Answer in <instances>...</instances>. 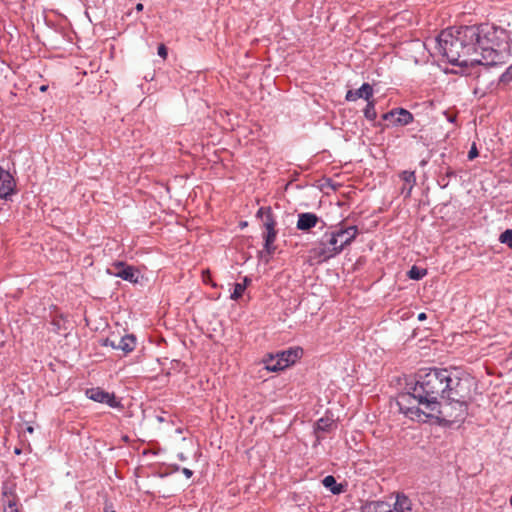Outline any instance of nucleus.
Instances as JSON below:
<instances>
[{"mask_svg":"<svg viewBox=\"0 0 512 512\" xmlns=\"http://www.w3.org/2000/svg\"><path fill=\"white\" fill-rule=\"evenodd\" d=\"M396 111H395V108L391 109L390 111L384 113L381 118L382 120L384 121H389L391 122V124L394 126V120H396Z\"/></svg>","mask_w":512,"mask_h":512,"instance_id":"nucleus-28","label":"nucleus"},{"mask_svg":"<svg viewBox=\"0 0 512 512\" xmlns=\"http://www.w3.org/2000/svg\"><path fill=\"white\" fill-rule=\"evenodd\" d=\"M472 381L470 374L459 368H421L414 382L406 384V392L399 394L397 405L400 412L412 420L424 415L442 424L450 422L441 409L443 399L459 407L453 421H463L468 415Z\"/></svg>","mask_w":512,"mask_h":512,"instance_id":"nucleus-1","label":"nucleus"},{"mask_svg":"<svg viewBox=\"0 0 512 512\" xmlns=\"http://www.w3.org/2000/svg\"><path fill=\"white\" fill-rule=\"evenodd\" d=\"M400 178L406 183L409 184V189L407 191V196L410 195L413 186L416 183V176L414 171H403L400 175Z\"/></svg>","mask_w":512,"mask_h":512,"instance_id":"nucleus-19","label":"nucleus"},{"mask_svg":"<svg viewBox=\"0 0 512 512\" xmlns=\"http://www.w3.org/2000/svg\"><path fill=\"white\" fill-rule=\"evenodd\" d=\"M512 84V64L506 69L504 73L501 74L498 86L502 89H506L511 87Z\"/></svg>","mask_w":512,"mask_h":512,"instance_id":"nucleus-17","label":"nucleus"},{"mask_svg":"<svg viewBox=\"0 0 512 512\" xmlns=\"http://www.w3.org/2000/svg\"><path fill=\"white\" fill-rule=\"evenodd\" d=\"M391 512H412L411 500L405 495H398Z\"/></svg>","mask_w":512,"mask_h":512,"instance_id":"nucleus-16","label":"nucleus"},{"mask_svg":"<svg viewBox=\"0 0 512 512\" xmlns=\"http://www.w3.org/2000/svg\"><path fill=\"white\" fill-rule=\"evenodd\" d=\"M417 318H418L419 321H424V320L427 319V314L424 313V312H421V313L418 314Z\"/></svg>","mask_w":512,"mask_h":512,"instance_id":"nucleus-36","label":"nucleus"},{"mask_svg":"<svg viewBox=\"0 0 512 512\" xmlns=\"http://www.w3.org/2000/svg\"><path fill=\"white\" fill-rule=\"evenodd\" d=\"M375 103L376 102L374 99L367 100V105L363 110L364 117L369 121H374L377 117V112L375 110Z\"/></svg>","mask_w":512,"mask_h":512,"instance_id":"nucleus-18","label":"nucleus"},{"mask_svg":"<svg viewBox=\"0 0 512 512\" xmlns=\"http://www.w3.org/2000/svg\"><path fill=\"white\" fill-rule=\"evenodd\" d=\"M157 53L161 58L166 59L168 55V49L164 44H160L158 46Z\"/></svg>","mask_w":512,"mask_h":512,"instance_id":"nucleus-31","label":"nucleus"},{"mask_svg":"<svg viewBox=\"0 0 512 512\" xmlns=\"http://www.w3.org/2000/svg\"><path fill=\"white\" fill-rule=\"evenodd\" d=\"M174 470H175V471H178V470H179V466H178V465H175Z\"/></svg>","mask_w":512,"mask_h":512,"instance_id":"nucleus-47","label":"nucleus"},{"mask_svg":"<svg viewBox=\"0 0 512 512\" xmlns=\"http://www.w3.org/2000/svg\"><path fill=\"white\" fill-rule=\"evenodd\" d=\"M334 428H336V424L332 418H330L328 416H324V417H321L320 419H318L315 422L314 428H313V431H314V434L316 437L314 446H317L318 444H320L321 440L324 438L323 436H321V433H329Z\"/></svg>","mask_w":512,"mask_h":512,"instance_id":"nucleus-9","label":"nucleus"},{"mask_svg":"<svg viewBox=\"0 0 512 512\" xmlns=\"http://www.w3.org/2000/svg\"><path fill=\"white\" fill-rule=\"evenodd\" d=\"M478 156H479V151H478V149L476 147V144L473 143L471 148H470V150H469V152H468V159L469 160H473V159H475Z\"/></svg>","mask_w":512,"mask_h":512,"instance_id":"nucleus-30","label":"nucleus"},{"mask_svg":"<svg viewBox=\"0 0 512 512\" xmlns=\"http://www.w3.org/2000/svg\"><path fill=\"white\" fill-rule=\"evenodd\" d=\"M116 349L123 351L125 355L132 352L136 347V337L133 334H126L116 342Z\"/></svg>","mask_w":512,"mask_h":512,"instance_id":"nucleus-12","label":"nucleus"},{"mask_svg":"<svg viewBox=\"0 0 512 512\" xmlns=\"http://www.w3.org/2000/svg\"><path fill=\"white\" fill-rule=\"evenodd\" d=\"M509 503H510V505L512 506V496H511V497H510V499H509Z\"/></svg>","mask_w":512,"mask_h":512,"instance_id":"nucleus-48","label":"nucleus"},{"mask_svg":"<svg viewBox=\"0 0 512 512\" xmlns=\"http://www.w3.org/2000/svg\"><path fill=\"white\" fill-rule=\"evenodd\" d=\"M182 473L187 477V478H191L192 475H193V471L190 470L189 468H183L182 469Z\"/></svg>","mask_w":512,"mask_h":512,"instance_id":"nucleus-34","label":"nucleus"},{"mask_svg":"<svg viewBox=\"0 0 512 512\" xmlns=\"http://www.w3.org/2000/svg\"><path fill=\"white\" fill-rule=\"evenodd\" d=\"M277 222L275 220L274 214L272 216H266V219L263 221V227L266 231L276 230Z\"/></svg>","mask_w":512,"mask_h":512,"instance_id":"nucleus-26","label":"nucleus"},{"mask_svg":"<svg viewBox=\"0 0 512 512\" xmlns=\"http://www.w3.org/2000/svg\"><path fill=\"white\" fill-rule=\"evenodd\" d=\"M47 89H48V85H42V86L39 88V90H40L41 92H45V91H47Z\"/></svg>","mask_w":512,"mask_h":512,"instance_id":"nucleus-39","label":"nucleus"},{"mask_svg":"<svg viewBox=\"0 0 512 512\" xmlns=\"http://www.w3.org/2000/svg\"><path fill=\"white\" fill-rule=\"evenodd\" d=\"M251 281H252L251 278H249L248 276H245L243 278V282L241 284H245V289H246L247 286L251 284Z\"/></svg>","mask_w":512,"mask_h":512,"instance_id":"nucleus-35","label":"nucleus"},{"mask_svg":"<svg viewBox=\"0 0 512 512\" xmlns=\"http://www.w3.org/2000/svg\"><path fill=\"white\" fill-rule=\"evenodd\" d=\"M116 342L117 341L114 339L105 338V339L101 340V346H110L113 349H116V344H117Z\"/></svg>","mask_w":512,"mask_h":512,"instance_id":"nucleus-32","label":"nucleus"},{"mask_svg":"<svg viewBox=\"0 0 512 512\" xmlns=\"http://www.w3.org/2000/svg\"><path fill=\"white\" fill-rule=\"evenodd\" d=\"M302 355V348H289L276 353V355L267 354L263 359V363L268 371L279 372L293 365Z\"/></svg>","mask_w":512,"mask_h":512,"instance_id":"nucleus-4","label":"nucleus"},{"mask_svg":"<svg viewBox=\"0 0 512 512\" xmlns=\"http://www.w3.org/2000/svg\"><path fill=\"white\" fill-rule=\"evenodd\" d=\"M105 512H116V511H115V510H113V509L109 510V507H108V506H106V507H105Z\"/></svg>","mask_w":512,"mask_h":512,"instance_id":"nucleus-43","label":"nucleus"},{"mask_svg":"<svg viewBox=\"0 0 512 512\" xmlns=\"http://www.w3.org/2000/svg\"><path fill=\"white\" fill-rule=\"evenodd\" d=\"M346 237H349V234H344V236L342 238H340L341 240L345 239Z\"/></svg>","mask_w":512,"mask_h":512,"instance_id":"nucleus-45","label":"nucleus"},{"mask_svg":"<svg viewBox=\"0 0 512 512\" xmlns=\"http://www.w3.org/2000/svg\"><path fill=\"white\" fill-rule=\"evenodd\" d=\"M439 173L445 175V177L452 178L456 176V172L445 163L443 160L441 164H439Z\"/></svg>","mask_w":512,"mask_h":512,"instance_id":"nucleus-23","label":"nucleus"},{"mask_svg":"<svg viewBox=\"0 0 512 512\" xmlns=\"http://www.w3.org/2000/svg\"><path fill=\"white\" fill-rule=\"evenodd\" d=\"M15 453H16V454H19V453H20V450H19V449H16V450H15Z\"/></svg>","mask_w":512,"mask_h":512,"instance_id":"nucleus-49","label":"nucleus"},{"mask_svg":"<svg viewBox=\"0 0 512 512\" xmlns=\"http://www.w3.org/2000/svg\"><path fill=\"white\" fill-rule=\"evenodd\" d=\"M105 512H116V511H115V510H113V509L109 510V507H108V506H106V507H105Z\"/></svg>","mask_w":512,"mask_h":512,"instance_id":"nucleus-44","label":"nucleus"},{"mask_svg":"<svg viewBox=\"0 0 512 512\" xmlns=\"http://www.w3.org/2000/svg\"><path fill=\"white\" fill-rule=\"evenodd\" d=\"M373 97V87L369 83H363L359 89L348 90L345 96L346 101H356L359 98L370 100Z\"/></svg>","mask_w":512,"mask_h":512,"instance_id":"nucleus-11","label":"nucleus"},{"mask_svg":"<svg viewBox=\"0 0 512 512\" xmlns=\"http://www.w3.org/2000/svg\"><path fill=\"white\" fill-rule=\"evenodd\" d=\"M426 274V269L419 268L416 265H413L411 269L407 272V276L412 280H421Z\"/></svg>","mask_w":512,"mask_h":512,"instance_id":"nucleus-20","label":"nucleus"},{"mask_svg":"<svg viewBox=\"0 0 512 512\" xmlns=\"http://www.w3.org/2000/svg\"><path fill=\"white\" fill-rule=\"evenodd\" d=\"M395 111H396L397 119L394 120V126H406L413 122L414 116L407 109L397 107V108H395Z\"/></svg>","mask_w":512,"mask_h":512,"instance_id":"nucleus-15","label":"nucleus"},{"mask_svg":"<svg viewBox=\"0 0 512 512\" xmlns=\"http://www.w3.org/2000/svg\"><path fill=\"white\" fill-rule=\"evenodd\" d=\"M277 234V229L272 231H265V233H263V250L258 252V257L263 258L265 255H267L268 257L265 260L266 263L269 262L270 256H272L277 249V247L274 245Z\"/></svg>","mask_w":512,"mask_h":512,"instance_id":"nucleus-10","label":"nucleus"},{"mask_svg":"<svg viewBox=\"0 0 512 512\" xmlns=\"http://www.w3.org/2000/svg\"><path fill=\"white\" fill-rule=\"evenodd\" d=\"M244 291H245V284L235 283L234 290H233L232 294L230 295V298L232 300L237 301L242 297Z\"/></svg>","mask_w":512,"mask_h":512,"instance_id":"nucleus-24","label":"nucleus"},{"mask_svg":"<svg viewBox=\"0 0 512 512\" xmlns=\"http://www.w3.org/2000/svg\"><path fill=\"white\" fill-rule=\"evenodd\" d=\"M52 325L55 327L56 331H59L61 329L60 321H53Z\"/></svg>","mask_w":512,"mask_h":512,"instance_id":"nucleus-37","label":"nucleus"},{"mask_svg":"<svg viewBox=\"0 0 512 512\" xmlns=\"http://www.w3.org/2000/svg\"><path fill=\"white\" fill-rule=\"evenodd\" d=\"M248 225L247 221L240 222V227H246Z\"/></svg>","mask_w":512,"mask_h":512,"instance_id":"nucleus-40","label":"nucleus"},{"mask_svg":"<svg viewBox=\"0 0 512 512\" xmlns=\"http://www.w3.org/2000/svg\"><path fill=\"white\" fill-rule=\"evenodd\" d=\"M357 226L339 228L331 233H325L319 242V247L314 249V254L320 261H327L340 254L357 237Z\"/></svg>","mask_w":512,"mask_h":512,"instance_id":"nucleus-3","label":"nucleus"},{"mask_svg":"<svg viewBox=\"0 0 512 512\" xmlns=\"http://www.w3.org/2000/svg\"><path fill=\"white\" fill-rule=\"evenodd\" d=\"M111 274L131 283H138L140 272L135 267L125 262H116L112 268L108 270Z\"/></svg>","mask_w":512,"mask_h":512,"instance_id":"nucleus-6","label":"nucleus"},{"mask_svg":"<svg viewBox=\"0 0 512 512\" xmlns=\"http://www.w3.org/2000/svg\"><path fill=\"white\" fill-rule=\"evenodd\" d=\"M436 40L439 51L454 66H494L504 63L510 55L509 33L488 23L450 27Z\"/></svg>","mask_w":512,"mask_h":512,"instance_id":"nucleus-2","label":"nucleus"},{"mask_svg":"<svg viewBox=\"0 0 512 512\" xmlns=\"http://www.w3.org/2000/svg\"><path fill=\"white\" fill-rule=\"evenodd\" d=\"M272 215H273V211L270 206H262L258 209V211L256 213V218L262 219L264 221V219H266V216H272Z\"/></svg>","mask_w":512,"mask_h":512,"instance_id":"nucleus-27","label":"nucleus"},{"mask_svg":"<svg viewBox=\"0 0 512 512\" xmlns=\"http://www.w3.org/2000/svg\"><path fill=\"white\" fill-rule=\"evenodd\" d=\"M26 430H27V432L32 433L34 429H33V427L28 426V427L26 428Z\"/></svg>","mask_w":512,"mask_h":512,"instance_id":"nucleus-42","label":"nucleus"},{"mask_svg":"<svg viewBox=\"0 0 512 512\" xmlns=\"http://www.w3.org/2000/svg\"><path fill=\"white\" fill-rule=\"evenodd\" d=\"M499 241L512 249V229H506L499 236Z\"/></svg>","mask_w":512,"mask_h":512,"instance_id":"nucleus-22","label":"nucleus"},{"mask_svg":"<svg viewBox=\"0 0 512 512\" xmlns=\"http://www.w3.org/2000/svg\"><path fill=\"white\" fill-rule=\"evenodd\" d=\"M144 6L142 3H138L135 7L137 12H141L143 10Z\"/></svg>","mask_w":512,"mask_h":512,"instance_id":"nucleus-38","label":"nucleus"},{"mask_svg":"<svg viewBox=\"0 0 512 512\" xmlns=\"http://www.w3.org/2000/svg\"><path fill=\"white\" fill-rule=\"evenodd\" d=\"M361 512H391V505L385 501H367L361 506Z\"/></svg>","mask_w":512,"mask_h":512,"instance_id":"nucleus-14","label":"nucleus"},{"mask_svg":"<svg viewBox=\"0 0 512 512\" xmlns=\"http://www.w3.org/2000/svg\"><path fill=\"white\" fill-rule=\"evenodd\" d=\"M4 512H20L18 507L15 508V509H11V510H7V511H4Z\"/></svg>","mask_w":512,"mask_h":512,"instance_id":"nucleus-41","label":"nucleus"},{"mask_svg":"<svg viewBox=\"0 0 512 512\" xmlns=\"http://www.w3.org/2000/svg\"><path fill=\"white\" fill-rule=\"evenodd\" d=\"M202 279L205 284H210L212 287H217V284L212 281L211 273L209 270L202 272Z\"/></svg>","mask_w":512,"mask_h":512,"instance_id":"nucleus-29","label":"nucleus"},{"mask_svg":"<svg viewBox=\"0 0 512 512\" xmlns=\"http://www.w3.org/2000/svg\"><path fill=\"white\" fill-rule=\"evenodd\" d=\"M12 496H17L14 486L4 482L2 485V498L7 499L11 498Z\"/></svg>","mask_w":512,"mask_h":512,"instance_id":"nucleus-25","label":"nucleus"},{"mask_svg":"<svg viewBox=\"0 0 512 512\" xmlns=\"http://www.w3.org/2000/svg\"><path fill=\"white\" fill-rule=\"evenodd\" d=\"M2 505L4 511L15 509L18 507V496H12L11 498H2Z\"/></svg>","mask_w":512,"mask_h":512,"instance_id":"nucleus-21","label":"nucleus"},{"mask_svg":"<svg viewBox=\"0 0 512 512\" xmlns=\"http://www.w3.org/2000/svg\"><path fill=\"white\" fill-rule=\"evenodd\" d=\"M323 486L334 495H339L346 491V483H337L336 478L332 475L326 476L322 480Z\"/></svg>","mask_w":512,"mask_h":512,"instance_id":"nucleus-13","label":"nucleus"},{"mask_svg":"<svg viewBox=\"0 0 512 512\" xmlns=\"http://www.w3.org/2000/svg\"><path fill=\"white\" fill-rule=\"evenodd\" d=\"M440 175L441 176H440V179L438 181V184L440 185V187L442 189H444V188H446L449 185V180H448L449 178L445 177V175H443V174H440Z\"/></svg>","mask_w":512,"mask_h":512,"instance_id":"nucleus-33","label":"nucleus"},{"mask_svg":"<svg viewBox=\"0 0 512 512\" xmlns=\"http://www.w3.org/2000/svg\"><path fill=\"white\" fill-rule=\"evenodd\" d=\"M16 193V182L9 171L0 166V198L10 200Z\"/></svg>","mask_w":512,"mask_h":512,"instance_id":"nucleus-7","label":"nucleus"},{"mask_svg":"<svg viewBox=\"0 0 512 512\" xmlns=\"http://www.w3.org/2000/svg\"><path fill=\"white\" fill-rule=\"evenodd\" d=\"M320 222L325 226V222L322 221L315 213L302 212L298 214L296 228L303 232H310Z\"/></svg>","mask_w":512,"mask_h":512,"instance_id":"nucleus-8","label":"nucleus"},{"mask_svg":"<svg viewBox=\"0 0 512 512\" xmlns=\"http://www.w3.org/2000/svg\"><path fill=\"white\" fill-rule=\"evenodd\" d=\"M86 395L89 399L107 404L111 408H123V405L117 400L114 393H109L100 387L90 388L86 390Z\"/></svg>","mask_w":512,"mask_h":512,"instance_id":"nucleus-5","label":"nucleus"},{"mask_svg":"<svg viewBox=\"0 0 512 512\" xmlns=\"http://www.w3.org/2000/svg\"><path fill=\"white\" fill-rule=\"evenodd\" d=\"M179 458H180L181 460H184V459H185L182 453H181V454H179Z\"/></svg>","mask_w":512,"mask_h":512,"instance_id":"nucleus-46","label":"nucleus"}]
</instances>
